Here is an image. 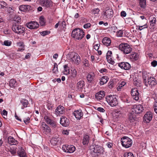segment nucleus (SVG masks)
I'll list each match as a JSON object with an SVG mask.
<instances>
[{
  "label": "nucleus",
  "mask_w": 157,
  "mask_h": 157,
  "mask_svg": "<svg viewBox=\"0 0 157 157\" xmlns=\"http://www.w3.org/2000/svg\"><path fill=\"white\" fill-rule=\"evenodd\" d=\"M142 76L143 79L144 83L145 84L147 82L148 78H149V77H148V75L147 73L144 72L142 73Z\"/></svg>",
  "instance_id": "obj_30"
},
{
  "label": "nucleus",
  "mask_w": 157,
  "mask_h": 157,
  "mask_svg": "<svg viewBox=\"0 0 157 157\" xmlns=\"http://www.w3.org/2000/svg\"><path fill=\"white\" fill-rule=\"evenodd\" d=\"M64 112V107L62 106L59 105L56 109L55 113L57 116H58L60 114L63 113Z\"/></svg>",
  "instance_id": "obj_20"
},
{
  "label": "nucleus",
  "mask_w": 157,
  "mask_h": 157,
  "mask_svg": "<svg viewBox=\"0 0 157 157\" xmlns=\"http://www.w3.org/2000/svg\"><path fill=\"white\" fill-rule=\"evenodd\" d=\"M85 35L83 31L80 28H76L73 30L72 32L71 36L72 37L76 40L82 39Z\"/></svg>",
  "instance_id": "obj_3"
},
{
  "label": "nucleus",
  "mask_w": 157,
  "mask_h": 157,
  "mask_svg": "<svg viewBox=\"0 0 157 157\" xmlns=\"http://www.w3.org/2000/svg\"><path fill=\"white\" fill-rule=\"evenodd\" d=\"M105 95V92L103 91H100L95 94L96 98L100 100L103 98Z\"/></svg>",
  "instance_id": "obj_22"
},
{
  "label": "nucleus",
  "mask_w": 157,
  "mask_h": 157,
  "mask_svg": "<svg viewBox=\"0 0 157 157\" xmlns=\"http://www.w3.org/2000/svg\"><path fill=\"white\" fill-rule=\"evenodd\" d=\"M27 7H30L29 5H22L20 7V10L22 11H27Z\"/></svg>",
  "instance_id": "obj_37"
},
{
  "label": "nucleus",
  "mask_w": 157,
  "mask_h": 157,
  "mask_svg": "<svg viewBox=\"0 0 157 157\" xmlns=\"http://www.w3.org/2000/svg\"><path fill=\"white\" fill-rule=\"evenodd\" d=\"M9 144L11 145H15L18 143V141L12 136H9L8 139Z\"/></svg>",
  "instance_id": "obj_23"
},
{
  "label": "nucleus",
  "mask_w": 157,
  "mask_h": 157,
  "mask_svg": "<svg viewBox=\"0 0 157 157\" xmlns=\"http://www.w3.org/2000/svg\"><path fill=\"white\" fill-rule=\"evenodd\" d=\"M42 128L43 133L46 135L51 134V129L50 127L45 123L42 122Z\"/></svg>",
  "instance_id": "obj_13"
},
{
  "label": "nucleus",
  "mask_w": 157,
  "mask_h": 157,
  "mask_svg": "<svg viewBox=\"0 0 157 157\" xmlns=\"http://www.w3.org/2000/svg\"><path fill=\"white\" fill-rule=\"evenodd\" d=\"M152 113L150 111L147 112L144 116L143 121L146 123H149L152 120Z\"/></svg>",
  "instance_id": "obj_14"
},
{
  "label": "nucleus",
  "mask_w": 157,
  "mask_h": 157,
  "mask_svg": "<svg viewBox=\"0 0 157 157\" xmlns=\"http://www.w3.org/2000/svg\"><path fill=\"white\" fill-rule=\"evenodd\" d=\"M97 110L101 112H105L104 109L101 107H99L98 108Z\"/></svg>",
  "instance_id": "obj_59"
},
{
  "label": "nucleus",
  "mask_w": 157,
  "mask_h": 157,
  "mask_svg": "<svg viewBox=\"0 0 157 157\" xmlns=\"http://www.w3.org/2000/svg\"><path fill=\"white\" fill-rule=\"evenodd\" d=\"M8 6V5L4 2L2 1L0 2V9H4L5 8H7Z\"/></svg>",
  "instance_id": "obj_39"
},
{
  "label": "nucleus",
  "mask_w": 157,
  "mask_h": 157,
  "mask_svg": "<svg viewBox=\"0 0 157 157\" xmlns=\"http://www.w3.org/2000/svg\"><path fill=\"white\" fill-rule=\"evenodd\" d=\"M106 101L111 107H114L118 104L116 95H108L106 98Z\"/></svg>",
  "instance_id": "obj_5"
},
{
  "label": "nucleus",
  "mask_w": 157,
  "mask_h": 157,
  "mask_svg": "<svg viewBox=\"0 0 157 157\" xmlns=\"http://www.w3.org/2000/svg\"><path fill=\"white\" fill-rule=\"evenodd\" d=\"M30 119L29 117H27V118L24 119V122L26 124H27L29 122Z\"/></svg>",
  "instance_id": "obj_53"
},
{
  "label": "nucleus",
  "mask_w": 157,
  "mask_h": 157,
  "mask_svg": "<svg viewBox=\"0 0 157 157\" xmlns=\"http://www.w3.org/2000/svg\"><path fill=\"white\" fill-rule=\"evenodd\" d=\"M106 58L108 61L112 64L114 63V62L112 59V52L108 51L106 55Z\"/></svg>",
  "instance_id": "obj_19"
},
{
  "label": "nucleus",
  "mask_w": 157,
  "mask_h": 157,
  "mask_svg": "<svg viewBox=\"0 0 157 157\" xmlns=\"http://www.w3.org/2000/svg\"><path fill=\"white\" fill-rule=\"evenodd\" d=\"M126 13L125 11H122L121 13V15L122 17H125L126 16Z\"/></svg>",
  "instance_id": "obj_60"
},
{
  "label": "nucleus",
  "mask_w": 157,
  "mask_h": 157,
  "mask_svg": "<svg viewBox=\"0 0 157 157\" xmlns=\"http://www.w3.org/2000/svg\"><path fill=\"white\" fill-rule=\"evenodd\" d=\"M124 155V157H134L133 154L131 152L125 153Z\"/></svg>",
  "instance_id": "obj_50"
},
{
  "label": "nucleus",
  "mask_w": 157,
  "mask_h": 157,
  "mask_svg": "<svg viewBox=\"0 0 157 157\" xmlns=\"http://www.w3.org/2000/svg\"><path fill=\"white\" fill-rule=\"evenodd\" d=\"M157 84V82L155 79L153 77L150 76L149 78H148L147 81L145 83V85L146 86H149L152 87Z\"/></svg>",
  "instance_id": "obj_10"
},
{
  "label": "nucleus",
  "mask_w": 157,
  "mask_h": 157,
  "mask_svg": "<svg viewBox=\"0 0 157 157\" xmlns=\"http://www.w3.org/2000/svg\"><path fill=\"white\" fill-rule=\"evenodd\" d=\"M107 145L109 148H111L113 146V144L111 143H108L107 144Z\"/></svg>",
  "instance_id": "obj_64"
},
{
  "label": "nucleus",
  "mask_w": 157,
  "mask_h": 157,
  "mask_svg": "<svg viewBox=\"0 0 157 157\" xmlns=\"http://www.w3.org/2000/svg\"><path fill=\"white\" fill-rule=\"evenodd\" d=\"M71 55V60L72 62L78 64L80 61V57L78 54L75 52H71L70 53Z\"/></svg>",
  "instance_id": "obj_7"
},
{
  "label": "nucleus",
  "mask_w": 157,
  "mask_h": 157,
  "mask_svg": "<svg viewBox=\"0 0 157 157\" xmlns=\"http://www.w3.org/2000/svg\"><path fill=\"white\" fill-rule=\"evenodd\" d=\"M17 147L15 146L10 147L9 151L13 155H14L16 153Z\"/></svg>",
  "instance_id": "obj_38"
},
{
  "label": "nucleus",
  "mask_w": 157,
  "mask_h": 157,
  "mask_svg": "<svg viewBox=\"0 0 157 157\" xmlns=\"http://www.w3.org/2000/svg\"><path fill=\"white\" fill-rule=\"evenodd\" d=\"M103 150L102 147L98 145H93L90 146L89 151L92 154V157H98Z\"/></svg>",
  "instance_id": "obj_2"
},
{
  "label": "nucleus",
  "mask_w": 157,
  "mask_h": 157,
  "mask_svg": "<svg viewBox=\"0 0 157 157\" xmlns=\"http://www.w3.org/2000/svg\"><path fill=\"white\" fill-rule=\"evenodd\" d=\"M131 93L133 99L136 101L139 100L140 94L136 88L132 89L131 90Z\"/></svg>",
  "instance_id": "obj_12"
},
{
  "label": "nucleus",
  "mask_w": 157,
  "mask_h": 157,
  "mask_svg": "<svg viewBox=\"0 0 157 157\" xmlns=\"http://www.w3.org/2000/svg\"><path fill=\"white\" fill-rule=\"evenodd\" d=\"M100 46V44H95L94 46V49L96 50H98V49H99V46Z\"/></svg>",
  "instance_id": "obj_61"
},
{
  "label": "nucleus",
  "mask_w": 157,
  "mask_h": 157,
  "mask_svg": "<svg viewBox=\"0 0 157 157\" xmlns=\"http://www.w3.org/2000/svg\"><path fill=\"white\" fill-rule=\"evenodd\" d=\"M71 79L75 78L76 76L77 75V71L75 69H74L72 70H71Z\"/></svg>",
  "instance_id": "obj_41"
},
{
  "label": "nucleus",
  "mask_w": 157,
  "mask_h": 157,
  "mask_svg": "<svg viewBox=\"0 0 157 157\" xmlns=\"http://www.w3.org/2000/svg\"><path fill=\"white\" fill-rule=\"evenodd\" d=\"M109 78L107 76H103L100 79V83L101 85H103L108 81Z\"/></svg>",
  "instance_id": "obj_27"
},
{
  "label": "nucleus",
  "mask_w": 157,
  "mask_h": 157,
  "mask_svg": "<svg viewBox=\"0 0 157 157\" xmlns=\"http://www.w3.org/2000/svg\"><path fill=\"white\" fill-rule=\"evenodd\" d=\"M122 146L125 148H128L130 147L132 144V140L127 136L123 137L121 140Z\"/></svg>",
  "instance_id": "obj_6"
},
{
  "label": "nucleus",
  "mask_w": 157,
  "mask_h": 157,
  "mask_svg": "<svg viewBox=\"0 0 157 157\" xmlns=\"http://www.w3.org/2000/svg\"><path fill=\"white\" fill-rule=\"evenodd\" d=\"M126 84V82L124 81H122L121 83L119 84V86L117 88V90L118 91H120V90L121 87L124 86Z\"/></svg>",
  "instance_id": "obj_44"
},
{
  "label": "nucleus",
  "mask_w": 157,
  "mask_h": 157,
  "mask_svg": "<svg viewBox=\"0 0 157 157\" xmlns=\"http://www.w3.org/2000/svg\"><path fill=\"white\" fill-rule=\"evenodd\" d=\"M118 66L121 69L125 70H129L131 68V65L127 62H121L118 64Z\"/></svg>",
  "instance_id": "obj_16"
},
{
  "label": "nucleus",
  "mask_w": 157,
  "mask_h": 157,
  "mask_svg": "<svg viewBox=\"0 0 157 157\" xmlns=\"http://www.w3.org/2000/svg\"><path fill=\"white\" fill-rule=\"evenodd\" d=\"M75 147L73 145L67 146V152L69 153H72L75 150Z\"/></svg>",
  "instance_id": "obj_28"
},
{
  "label": "nucleus",
  "mask_w": 157,
  "mask_h": 157,
  "mask_svg": "<svg viewBox=\"0 0 157 157\" xmlns=\"http://www.w3.org/2000/svg\"><path fill=\"white\" fill-rule=\"evenodd\" d=\"M64 71H63V73L66 75H68L70 72L69 68L68 67V65L66 64L64 66Z\"/></svg>",
  "instance_id": "obj_32"
},
{
  "label": "nucleus",
  "mask_w": 157,
  "mask_h": 157,
  "mask_svg": "<svg viewBox=\"0 0 157 157\" xmlns=\"http://www.w3.org/2000/svg\"><path fill=\"white\" fill-rule=\"evenodd\" d=\"M85 86V82L83 81H80L77 82L76 85L77 91H81Z\"/></svg>",
  "instance_id": "obj_21"
},
{
  "label": "nucleus",
  "mask_w": 157,
  "mask_h": 157,
  "mask_svg": "<svg viewBox=\"0 0 157 157\" xmlns=\"http://www.w3.org/2000/svg\"><path fill=\"white\" fill-rule=\"evenodd\" d=\"M50 33V32L48 31H44L41 33V35L44 36L46 35L49 34Z\"/></svg>",
  "instance_id": "obj_52"
},
{
  "label": "nucleus",
  "mask_w": 157,
  "mask_h": 157,
  "mask_svg": "<svg viewBox=\"0 0 157 157\" xmlns=\"http://www.w3.org/2000/svg\"><path fill=\"white\" fill-rule=\"evenodd\" d=\"M12 29L15 33L17 34H21L24 33L25 28L21 25L13 24L12 26Z\"/></svg>",
  "instance_id": "obj_8"
},
{
  "label": "nucleus",
  "mask_w": 157,
  "mask_h": 157,
  "mask_svg": "<svg viewBox=\"0 0 157 157\" xmlns=\"http://www.w3.org/2000/svg\"><path fill=\"white\" fill-rule=\"evenodd\" d=\"M49 124H50L52 127L54 128H55L57 126L56 122L53 120H52V121Z\"/></svg>",
  "instance_id": "obj_47"
},
{
  "label": "nucleus",
  "mask_w": 157,
  "mask_h": 157,
  "mask_svg": "<svg viewBox=\"0 0 157 157\" xmlns=\"http://www.w3.org/2000/svg\"><path fill=\"white\" fill-rule=\"evenodd\" d=\"M94 74L92 72L90 73L87 76V79L89 82H91L94 79Z\"/></svg>",
  "instance_id": "obj_29"
},
{
  "label": "nucleus",
  "mask_w": 157,
  "mask_h": 157,
  "mask_svg": "<svg viewBox=\"0 0 157 157\" xmlns=\"http://www.w3.org/2000/svg\"><path fill=\"white\" fill-rule=\"evenodd\" d=\"M9 85L11 87L14 88L16 86V81L13 79L10 80L9 82Z\"/></svg>",
  "instance_id": "obj_34"
},
{
  "label": "nucleus",
  "mask_w": 157,
  "mask_h": 157,
  "mask_svg": "<svg viewBox=\"0 0 157 157\" xmlns=\"http://www.w3.org/2000/svg\"><path fill=\"white\" fill-rule=\"evenodd\" d=\"M11 41L8 40H7L4 41L3 42V44L5 46H9L11 45Z\"/></svg>",
  "instance_id": "obj_48"
},
{
  "label": "nucleus",
  "mask_w": 157,
  "mask_h": 157,
  "mask_svg": "<svg viewBox=\"0 0 157 157\" xmlns=\"http://www.w3.org/2000/svg\"><path fill=\"white\" fill-rule=\"evenodd\" d=\"M44 119L48 124H49L52 120L48 116H45L44 117Z\"/></svg>",
  "instance_id": "obj_46"
},
{
  "label": "nucleus",
  "mask_w": 157,
  "mask_h": 157,
  "mask_svg": "<svg viewBox=\"0 0 157 157\" xmlns=\"http://www.w3.org/2000/svg\"><path fill=\"white\" fill-rule=\"evenodd\" d=\"M26 26L30 29H36L39 27L38 23L35 21H31L26 24Z\"/></svg>",
  "instance_id": "obj_11"
},
{
  "label": "nucleus",
  "mask_w": 157,
  "mask_h": 157,
  "mask_svg": "<svg viewBox=\"0 0 157 157\" xmlns=\"http://www.w3.org/2000/svg\"><path fill=\"white\" fill-rule=\"evenodd\" d=\"M91 25L90 23H87L84 25L83 27L85 29H87L90 27Z\"/></svg>",
  "instance_id": "obj_56"
},
{
  "label": "nucleus",
  "mask_w": 157,
  "mask_h": 157,
  "mask_svg": "<svg viewBox=\"0 0 157 157\" xmlns=\"http://www.w3.org/2000/svg\"><path fill=\"white\" fill-rule=\"evenodd\" d=\"M102 42L104 45L106 46H109L111 44V40L109 38L105 37L102 39Z\"/></svg>",
  "instance_id": "obj_24"
},
{
  "label": "nucleus",
  "mask_w": 157,
  "mask_h": 157,
  "mask_svg": "<svg viewBox=\"0 0 157 157\" xmlns=\"http://www.w3.org/2000/svg\"><path fill=\"white\" fill-rule=\"evenodd\" d=\"M57 65L56 63H54V67L52 70L54 73H56L58 71Z\"/></svg>",
  "instance_id": "obj_49"
},
{
  "label": "nucleus",
  "mask_w": 157,
  "mask_h": 157,
  "mask_svg": "<svg viewBox=\"0 0 157 157\" xmlns=\"http://www.w3.org/2000/svg\"><path fill=\"white\" fill-rule=\"evenodd\" d=\"M90 140L89 136L88 135L86 134L84 136L82 140V143L84 145H87L89 143Z\"/></svg>",
  "instance_id": "obj_26"
},
{
  "label": "nucleus",
  "mask_w": 157,
  "mask_h": 157,
  "mask_svg": "<svg viewBox=\"0 0 157 157\" xmlns=\"http://www.w3.org/2000/svg\"><path fill=\"white\" fill-rule=\"evenodd\" d=\"M151 64L153 67H155L157 65V61L155 60H153L151 62Z\"/></svg>",
  "instance_id": "obj_54"
},
{
  "label": "nucleus",
  "mask_w": 157,
  "mask_h": 157,
  "mask_svg": "<svg viewBox=\"0 0 157 157\" xmlns=\"http://www.w3.org/2000/svg\"><path fill=\"white\" fill-rule=\"evenodd\" d=\"M40 23L41 26L44 25L45 23V20L43 16H41L40 17Z\"/></svg>",
  "instance_id": "obj_36"
},
{
  "label": "nucleus",
  "mask_w": 157,
  "mask_h": 157,
  "mask_svg": "<svg viewBox=\"0 0 157 157\" xmlns=\"http://www.w3.org/2000/svg\"><path fill=\"white\" fill-rule=\"evenodd\" d=\"M107 71V69L105 68L101 69L99 71L100 72L102 73L103 72H105Z\"/></svg>",
  "instance_id": "obj_63"
},
{
  "label": "nucleus",
  "mask_w": 157,
  "mask_h": 157,
  "mask_svg": "<svg viewBox=\"0 0 157 157\" xmlns=\"http://www.w3.org/2000/svg\"><path fill=\"white\" fill-rule=\"evenodd\" d=\"M7 114V112L5 110H3L2 113V115H6Z\"/></svg>",
  "instance_id": "obj_62"
},
{
  "label": "nucleus",
  "mask_w": 157,
  "mask_h": 157,
  "mask_svg": "<svg viewBox=\"0 0 157 157\" xmlns=\"http://www.w3.org/2000/svg\"><path fill=\"white\" fill-rule=\"evenodd\" d=\"M130 57L131 59H134L135 60H136L138 58V56L136 53L132 52V54L130 55Z\"/></svg>",
  "instance_id": "obj_40"
},
{
  "label": "nucleus",
  "mask_w": 157,
  "mask_h": 157,
  "mask_svg": "<svg viewBox=\"0 0 157 157\" xmlns=\"http://www.w3.org/2000/svg\"><path fill=\"white\" fill-rule=\"evenodd\" d=\"M123 34V30H119L117 32V35L118 36L121 37L122 36Z\"/></svg>",
  "instance_id": "obj_51"
},
{
  "label": "nucleus",
  "mask_w": 157,
  "mask_h": 157,
  "mask_svg": "<svg viewBox=\"0 0 157 157\" xmlns=\"http://www.w3.org/2000/svg\"><path fill=\"white\" fill-rule=\"evenodd\" d=\"M138 27V26H137ZM147 24H145L144 25L142 26H138V27L136 28V30H142L145 29L147 28Z\"/></svg>",
  "instance_id": "obj_42"
},
{
  "label": "nucleus",
  "mask_w": 157,
  "mask_h": 157,
  "mask_svg": "<svg viewBox=\"0 0 157 157\" xmlns=\"http://www.w3.org/2000/svg\"><path fill=\"white\" fill-rule=\"evenodd\" d=\"M17 45L19 46V47H25V45L24 44V43L22 42H19L17 43Z\"/></svg>",
  "instance_id": "obj_57"
},
{
  "label": "nucleus",
  "mask_w": 157,
  "mask_h": 157,
  "mask_svg": "<svg viewBox=\"0 0 157 157\" xmlns=\"http://www.w3.org/2000/svg\"><path fill=\"white\" fill-rule=\"evenodd\" d=\"M113 14V11L112 9H109L103 12L101 15L105 19H109L112 18Z\"/></svg>",
  "instance_id": "obj_9"
},
{
  "label": "nucleus",
  "mask_w": 157,
  "mask_h": 157,
  "mask_svg": "<svg viewBox=\"0 0 157 157\" xmlns=\"http://www.w3.org/2000/svg\"><path fill=\"white\" fill-rule=\"evenodd\" d=\"M39 3L43 6L50 7L52 5V2L51 0H38Z\"/></svg>",
  "instance_id": "obj_15"
},
{
  "label": "nucleus",
  "mask_w": 157,
  "mask_h": 157,
  "mask_svg": "<svg viewBox=\"0 0 157 157\" xmlns=\"http://www.w3.org/2000/svg\"><path fill=\"white\" fill-rule=\"evenodd\" d=\"M19 150L17 151L19 156L20 157H26V155L24 149L21 147H19Z\"/></svg>",
  "instance_id": "obj_25"
},
{
  "label": "nucleus",
  "mask_w": 157,
  "mask_h": 157,
  "mask_svg": "<svg viewBox=\"0 0 157 157\" xmlns=\"http://www.w3.org/2000/svg\"><path fill=\"white\" fill-rule=\"evenodd\" d=\"M60 122V124L64 127L68 126L69 124V120L65 117L64 116L61 117Z\"/></svg>",
  "instance_id": "obj_17"
},
{
  "label": "nucleus",
  "mask_w": 157,
  "mask_h": 157,
  "mask_svg": "<svg viewBox=\"0 0 157 157\" xmlns=\"http://www.w3.org/2000/svg\"><path fill=\"white\" fill-rule=\"evenodd\" d=\"M73 114L78 120H79L83 116V113L81 110H78L75 111L73 113Z\"/></svg>",
  "instance_id": "obj_18"
},
{
  "label": "nucleus",
  "mask_w": 157,
  "mask_h": 157,
  "mask_svg": "<svg viewBox=\"0 0 157 157\" xmlns=\"http://www.w3.org/2000/svg\"><path fill=\"white\" fill-rule=\"evenodd\" d=\"M14 21L17 23H19L21 22V18L20 17L18 16H16L13 19Z\"/></svg>",
  "instance_id": "obj_43"
},
{
  "label": "nucleus",
  "mask_w": 157,
  "mask_h": 157,
  "mask_svg": "<svg viewBox=\"0 0 157 157\" xmlns=\"http://www.w3.org/2000/svg\"><path fill=\"white\" fill-rule=\"evenodd\" d=\"M62 148L64 151L67 152V151H67V146H66V145H63Z\"/></svg>",
  "instance_id": "obj_58"
},
{
  "label": "nucleus",
  "mask_w": 157,
  "mask_h": 157,
  "mask_svg": "<svg viewBox=\"0 0 157 157\" xmlns=\"http://www.w3.org/2000/svg\"><path fill=\"white\" fill-rule=\"evenodd\" d=\"M21 103L23 105L22 107L21 108L22 109H24V108L26 107L28 104V101L27 100L23 99L21 100L20 101Z\"/></svg>",
  "instance_id": "obj_31"
},
{
  "label": "nucleus",
  "mask_w": 157,
  "mask_h": 157,
  "mask_svg": "<svg viewBox=\"0 0 157 157\" xmlns=\"http://www.w3.org/2000/svg\"><path fill=\"white\" fill-rule=\"evenodd\" d=\"M143 109L142 106L140 105H132L131 111L129 114V120L130 122H133L135 121L136 119V115L141 113Z\"/></svg>",
  "instance_id": "obj_1"
},
{
  "label": "nucleus",
  "mask_w": 157,
  "mask_h": 157,
  "mask_svg": "<svg viewBox=\"0 0 157 157\" xmlns=\"http://www.w3.org/2000/svg\"><path fill=\"white\" fill-rule=\"evenodd\" d=\"M134 84L137 86H139L140 82L137 81L136 79L134 80Z\"/></svg>",
  "instance_id": "obj_55"
},
{
  "label": "nucleus",
  "mask_w": 157,
  "mask_h": 157,
  "mask_svg": "<svg viewBox=\"0 0 157 157\" xmlns=\"http://www.w3.org/2000/svg\"><path fill=\"white\" fill-rule=\"evenodd\" d=\"M139 5L141 8H145L146 6V0H140Z\"/></svg>",
  "instance_id": "obj_35"
},
{
  "label": "nucleus",
  "mask_w": 157,
  "mask_h": 157,
  "mask_svg": "<svg viewBox=\"0 0 157 157\" xmlns=\"http://www.w3.org/2000/svg\"><path fill=\"white\" fill-rule=\"evenodd\" d=\"M59 139L58 137H54L51 140V143L54 145H56L58 142Z\"/></svg>",
  "instance_id": "obj_33"
},
{
  "label": "nucleus",
  "mask_w": 157,
  "mask_h": 157,
  "mask_svg": "<svg viewBox=\"0 0 157 157\" xmlns=\"http://www.w3.org/2000/svg\"><path fill=\"white\" fill-rule=\"evenodd\" d=\"M119 48L125 54L130 53L132 51V48L128 44L122 43L119 45Z\"/></svg>",
  "instance_id": "obj_4"
},
{
  "label": "nucleus",
  "mask_w": 157,
  "mask_h": 157,
  "mask_svg": "<svg viewBox=\"0 0 157 157\" xmlns=\"http://www.w3.org/2000/svg\"><path fill=\"white\" fill-rule=\"evenodd\" d=\"M100 10L98 8H95L92 10V13L94 14H98L100 11Z\"/></svg>",
  "instance_id": "obj_45"
}]
</instances>
